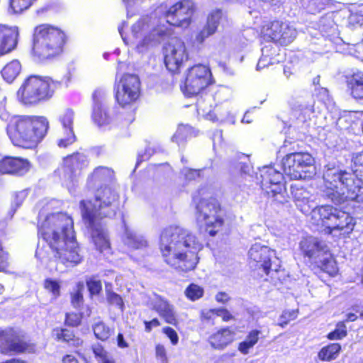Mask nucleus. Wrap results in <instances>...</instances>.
Returning <instances> with one entry per match:
<instances>
[{
  "instance_id": "6e6d98bb",
  "label": "nucleus",
  "mask_w": 363,
  "mask_h": 363,
  "mask_svg": "<svg viewBox=\"0 0 363 363\" xmlns=\"http://www.w3.org/2000/svg\"><path fill=\"white\" fill-rule=\"evenodd\" d=\"M8 253L4 251L1 241L0 240V272L5 271L9 267Z\"/></svg>"
},
{
  "instance_id": "9d476101",
  "label": "nucleus",
  "mask_w": 363,
  "mask_h": 363,
  "mask_svg": "<svg viewBox=\"0 0 363 363\" xmlns=\"http://www.w3.org/2000/svg\"><path fill=\"white\" fill-rule=\"evenodd\" d=\"M296 36L295 28L279 19L265 21L259 28V38L262 43H273L277 45L287 46Z\"/></svg>"
},
{
  "instance_id": "5fc2aeb1",
  "label": "nucleus",
  "mask_w": 363,
  "mask_h": 363,
  "mask_svg": "<svg viewBox=\"0 0 363 363\" xmlns=\"http://www.w3.org/2000/svg\"><path fill=\"white\" fill-rule=\"evenodd\" d=\"M144 330L146 333H150L153 328H158L161 325V322L157 318H154L150 320H144Z\"/></svg>"
},
{
  "instance_id": "774afa93",
  "label": "nucleus",
  "mask_w": 363,
  "mask_h": 363,
  "mask_svg": "<svg viewBox=\"0 0 363 363\" xmlns=\"http://www.w3.org/2000/svg\"><path fill=\"white\" fill-rule=\"evenodd\" d=\"M102 363H115L114 362V360L109 358L108 356L107 357H106L105 359H104L103 360H101Z\"/></svg>"
},
{
  "instance_id": "0eeeda50",
  "label": "nucleus",
  "mask_w": 363,
  "mask_h": 363,
  "mask_svg": "<svg viewBox=\"0 0 363 363\" xmlns=\"http://www.w3.org/2000/svg\"><path fill=\"white\" fill-rule=\"evenodd\" d=\"M79 206L82 221L89 233L91 242L96 250L100 252L111 250L110 239L102 220L111 214H115L116 208H113V212L109 209L96 208L91 199L81 200Z\"/></svg>"
},
{
  "instance_id": "1a4fd4ad",
  "label": "nucleus",
  "mask_w": 363,
  "mask_h": 363,
  "mask_svg": "<svg viewBox=\"0 0 363 363\" xmlns=\"http://www.w3.org/2000/svg\"><path fill=\"white\" fill-rule=\"evenodd\" d=\"M60 86L50 77L31 74L23 80L17 95L23 105L35 106L51 99Z\"/></svg>"
},
{
  "instance_id": "ddd939ff",
  "label": "nucleus",
  "mask_w": 363,
  "mask_h": 363,
  "mask_svg": "<svg viewBox=\"0 0 363 363\" xmlns=\"http://www.w3.org/2000/svg\"><path fill=\"white\" fill-rule=\"evenodd\" d=\"M114 98L121 107H127L135 104L141 94V82L135 74L125 73L122 75L113 87Z\"/></svg>"
},
{
  "instance_id": "bf43d9fd",
  "label": "nucleus",
  "mask_w": 363,
  "mask_h": 363,
  "mask_svg": "<svg viewBox=\"0 0 363 363\" xmlns=\"http://www.w3.org/2000/svg\"><path fill=\"white\" fill-rule=\"evenodd\" d=\"M216 300L219 303H225L230 300V297L225 292L220 291L216 295Z\"/></svg>"
},
{
  "instance_id": "a211bd4d",
  "label": "nucleus",
  "mask_w": 363,
  "mask_h": 363,
  "mask_svg": "<svg viewBox=\"0 0 363 363\" xmlns=\"http://www.w3.org/2000/svg\"><path fill=\"white\" fill-rule=\"evenodd\" d=\"M329 249L325 242L312 235L303 237L299 242L300 252L304 258L309 260L310 265L325 252H328Z\"/></svg>"
},
{
  "instance_id": "9b49d317",
  "label": "nucleus",
  "mask_w": 363,
  "mask_h": 363,
  "mask_svg": "<svg viewBox=\"0 0 363 363\" xmlns=\"http://www.w3.org/2000/svg\"><path fill=\"white\" fill-rule=\"evenodd\" d=\"M36 352V344L22 333L12 327L0 329V354L18 355L34 354Z\"/></svg>"
},
{
  "instance_id": "680f3d73",
  "label": "nucleus",
  "mask_w": 363,
  "mask_h": 363,
  "mask_svg": "<svg viewBox=\"0 0 363 363\" xmlns=\"http://www.w3.org/2000/svg\"><path fill=\"white\" fill-rule=\"evenodd\" d=\"M62 363H79L78 359L72 354H65L62 359Z\"/></svg>"
},
{
  "instance_id": "5701e85b",
  "label": "nucleus",
  "mask_w": 363,
  "mask_h": 363,
  "mask_svg": "<svg viewBox=\"0 0 363 363\" xmlns=\"http://www.w3.org/2000/svg\"><path fill=\"white\" fill-rule=\"evenodd\" d=\"M222 10L217 9L208 15L206 24L196 34L194 38L196 43L198 45L203 44L208 38L216 32L222 18Z\"/></svg>"
},
{
  "instance_id": "052dcab7",
  "label": "nucleus",
  "mask_w": 363,
  "mask_h": 363,
  "mask_svg": "<svg viewBox=\"0 0 363 363\" xmlns=\"http://www.w3.org/2000/svg\"><path fill=\"white\" fill-rule=\"evenodd\" d=\"M117 345L120 348H126L128 347V342L125 340L123 335L118 333L116 337Z\"/></svg>"
},
{
  "instance_id": "338daca9",
  "label": "nucleus",
  "mask_w": 363,
  "mask_h": 363,
  "mask_svg": "<svg viewBox=\"0 0 363 363\" xmlns=\"http://www.w3.org/2000/svg\"><path fill=\"white\" fill-rule=\"evenodd\" d=\"M134 115H135L134 111H132L128 116V118L127 119L128 123H131L135 120Z\"/></svg>"
},
{
  "instance_id": "0e129e2a",
  "label": "nucleus",
  "mask_w": 363,
  "mask_h": 363,
  "mask_svg": "<svg viewBox=\"0 0 363 363\" xmlns=\"http://www.w3.org/2000/svg\"><path fill=\"white\" fill-rule=\"evenodd\" d=\"M269 60L267 58L264 57V56H262L258 61V63L257 65V68L258 69H262L264 67H266L268 64Z\"/></svg>"
},
{
  "instance_id": "8fccbe9b",
  "label": "nucleus",
  "mask_w": 363,
  "mask_h": 363,
  "mask_svg": "<svg viewBox=\"0 0 363 363\" xmlns=\"http://www.w3.org/2000/svg\"><path fill=\"white\" fill-rule=\"evenodd\" d=\"M216 317H217V315L215 313L214 308L206 311H203L200 314V320L203 324L214 325Z\"/></svg>"
},
{
  "instance_id": "f3484780",
  "label": "nucleus",
  "mask_w": 363,
  "mask_h": 363,
  "mask_svg": "<svg viewBox=\"0 0 363 363\" xmlns=\"http://www.w3.org/2000/svg\"><path fill=\"white\" fill-rule=\"evenodd\" d=\"M89 166L88 157L79 152L74 151L62 158V168L63 179L67 184H74L84 170Z\"/></svg>"
},
{
  "instance_id": "603ef678",
  "label": "nucleus",
  "mask_w": 363,
  "mask_h": 363,
  "mask_svg": "<svg viewBox=\"0 0 363 363\" xmlns=\"http://www.w3.org/2000/svg\"><path fill=\"white\" fill-rule=\"evenodd\" d=\"M217 316L220 317L223 322H228L235 320L234 315L225 308L220 307L214 308Z\"/></svg>"
},
{
  "instance_id": "4468645a",
  "label": "nucleus",
  "mask_w": 363,
  "mask_h": 363,
  "mask_svg": "<svg viewBox=\"0 0 363 363\" xmlns=\"http://www.w3.org/2000/svg\"><path fill=\"white\" fill-rule=\"evenodd\" d=\"M195 11L191 0H177L166 8L162 16L172 27L187 28L193 21Z\"/></svg>"
},
{
  "instance_id": "864d4df0",
  "label": "nucleus",
  "mask_w": 363,
  "mask_h": 363,
  "mask_svg": "<svg viewBox=\"0 0 363 363\" xmlns=\"http://www.w3.org/2000/svg\"><path fill=\"white\" fill-rule=\"evenodd\" d=\"M155 356L162 363H168V357L165 347L162 344L155 345Z\"/></svg>"
},
{
  "instance_id": "aec40b11",
  "label": "nucleus",
  "mask_w": 363,
  "mask_h": 363,
  "mask_svg": "<svg viewBox=\"0 0 363 363\" xmlns=\"http://www.w3.org/2000/svg\"><path fill=\"white\" fill-rule=\"evenodd\" d=\"M18 36L17 27L0 23V55L10 53L16 48Z\"/></svg>"
},
{
  "instance_id": "de8ad7c7",
  "label": "nucleus",
  "mask_w": 363,
  "mask_h": 363,
  "mask_svg": "<svg viewBox=\"0 0 363 363\" xmlns=\"http://www.w3.org/2000/svg\"><path fill=\"white\" fill-rule=\"evenodd\" d=\"M262 56L269 60L268 64H273L275 57L279 55V50L272 45H265L262 48Z\"/></svg>"
},
{
  "instance_id": "4d7b16f0",
  "label": "nucleus",
  "mask_w": 363,
  "mask_h": 363,
  "mask_svg": "<svg viewBox=\"0 0 363 363\" xmlns=\"http://www.w3.org/2000/svg\"><path fill=\"white\" fill-rule=\"evenodd\" d=\"M92 352L96 358L103 360L108 357V352L105 350L104 347L98 345L92 348Z\"/></svg>"
},
{
  "instance_id": "a878e982",
  "label": "nucleus",
  "mask_w": 363,
  "mask_h": 363,
  "mask_svg": "<svg viewBox=\"0 0 363 363\" xmlns=\"http://www.w3.org/2000/svg\"><path fill=\"white\" fill-rule=\"evenodd\" d=\"M346 90L356 101L363 104V72L357 71L345 77Z\"/></svg>"
},
{
  "instance_id": "c756f323",
  "label": "nucleus",
  "mask_w": 363,
  "mask_h": 363,
  "mask_svg": "<svg viewBox=\"0 0 363 363\" xmlns=\"http://www.w3.org/2000/svg\"><path fill=\"white\" fill-rule=\"evenodd\" d=\"M291 193L296 207L303 213H308L311 211V207L308 199L305 196L306 191L302 187L295 185L291 186Z\"/></svg>"
},
{
  "instance_id": "423d86ee",
  "label": "nucleus",
  "mask_w": 363,
  "mask_h": 363,
  "mask_svg": "<svg viewBox=\"0 0 363 363\" xmlns=\"http://www.w3.org/2000/svg\"><path fill=\"white\" fill-rule=\"evenodd\" d=\"M114 179V171L106 166L95 167L88 175L86 189L93 194L96 208L113 212V208H118L120 196L111 186Z\"/></svg>"
},
{
  "instance_id": "58836bf2",
  "label": "nucleus",
  "mask_w": 363,
  "mask_h": 363,
  "mask_svg": "<svg viewBox=\"0 0 363 363\" xmlns=\"http://www.w3.org/2000/svg\"><path fill=\"white\" fill-rule=\"evenodd\" d=\"M84 285L82 283H78L77 284L76 289L70 293V303L72 306L76 309H79L82 307L84 303V298L83 295Z\"/></svg>"
},
{
  "instance_id": "39448f33",
  "label": "nucleus",
  "mask_w": 363,
  "mask_h": 363,
  "mask_svg": "<svg viewBox=\"0 0 363 363\" xmlns=\"http://www.w3.org/2000/svg\"><path fill=\"white\" fill-rule=\"evenodd\" d=\"M207 194L206 188H200L193 194L191 202L196 222L203 224L208 236L215 237L224 229L225 219L222 214L223 208L220 201L217 197L207 196Z\"/></svg>"
},
{
  "instance_id": "20e7f679",
  "label": "nucleus",
  "mask_w": 363,
  "mask_h": 363,
  "mask_svg": "<svg viewBox=\"0 0 363 363\" xmlns=\"http://www.w3.org/2000/svg\"><path fill=\"white\" fill-rule=\"evenodd\" d=\"M68 40L67 33L57 26L37 25L32 33L30 54L41 62L56 60L65 52Z\"/></svg>"
},
{
  "instance_id": "bb28decb",
  "label": "nucleus",
  "mask_w": 363,
  "mask_h": 363,
  "mask_svg": "<svg viewBox=\"0 0 363 363\" xmlns=\"http://www.w3.org/2000/svg\"><path fill=\"white\" fill-rule=\"evenodd\" d=\"M155 311L164 321L169 325L177 327L179 320L174 310V306L167 299L159 297L152 306Z\"/></svg>"
},
{
  "instance_id": "6ab92c4d",
  "label": "nucleus",
  "mask_w": 363,
  "mask_h": 363,
  "mask_svg": "<svg viewBox=\"0 0 363 363\" xmlns=\"http://www.w3.org/2000/svg\"><path fill=\"white\" fill-rule=\"evenodd\" d=\"M339 208L331 205H323L317 207L313 211V223L326 235H332L336 215Z\"/></svg>"
},
{
  "instance_id": "09e8293b",
  "label": "nucleus",
  "mask_w": 363,
  "mask_h": 363,
  "mask_svg": "<svg viewBox=\"0 0 363 363\" xmlns=\"http://www.w3.org/2000/svg\"><path fill=\"white\" fill-rule=\"evenodd\" d=\"M67 136L65 138H61L57 141V145L60 147H67L68 146L72 145L77 140L76 135H74V130H66Z\"/></svg>"
},
{
  "instance_id": "7ed1b4c3",
  "label": "nucleus",
  "mask_w": 363,
  "mask_h": 363,
  "mask_svg": "<svg viewBox=\"0 0 363 363\" xmlns=\"http://www.w3.org/2000/svg\"><path fill=\"white\" fill-rule=\"evenodd\" d=\"M50 129L49 119L42 115H14L6 127L13 146L30 150H36L42 144Z\"/></svg>"
},
{
  "instance_id": "f257e3e1",
  "label": "nucleus",
  "mask_w": 363,
  "mask_h": 363,
  "mask_svg": "<svg viewBox=\"0 0 363 363\" xmlns=\"http://www.w3.org/2000/svg\"><path fill=\"white\" fill-rule=\"evenodd\" d=\"M37 228L38 236L49 246L55 260L72 267L82 262L72 216L62 212L50 213L38 221Z\"/></svg>"
},
{
  "instance_id": "ea45409f",
  "label": "nucleus",
  "mask_w": 363,
  "mask_h": 363,
  "mask_svg": "<svg viewBox=\"0 0 363 363\" xmlns=\"http://www.w3.org/2000/svg\"><path fill=\"white\" fill-rule=\"evenodd\" d=\"M345 322H337L335 328L328 333L326 337L330 340H339L345 338L347 335V330Z\"/></svg>"
},
{
  "instance_id": "49530a36",
  "label": "nucleus",
  "mask_w": 363,
  "mask_h": 363,
  "mask_svg": "<svg viewBox=\"0 0 363 363\" xmlns=\"http://www.w3.org/2000/svg\"><path fill=\"white\" fill-rule=\"evenodd\" d=\"M60 121L65 130H73L74 111L67 109L60 116Z\"/></svg>"
},
{
  "instance_id": "2f4dec72",
  "label": "nucleus",
  "mask_w": 363,
  "mask_h": 363,
  "mask_svg": "<svg viewBox=\"0 0 363 363\" xmlns=\"http://www.w3.org/2000/svg\"><path fill=\"white\" fill-rule=\"evenodd\" d=\"M261 178L262 186L270 187L275 185L279 187L281 184L283 174L273 167H268L261 174Z\"/></svg>"
},
{
  "instance_id": "dca6fc26",
  "label": "nucleus",
  "mask_w": 363,
  "mask_h": 363,
  "mask_svg": "<svg viewBox=\"0 0 363 363\" xmlns=\"http://www.w3.org/2000/svg\"><path fill=\"white\" fill-rule=\"evenodd\" d=\"M313 163V158L306 152H295L286 155L282 159V169L290 179L304 177V169Z\"/></svg>"
},
{
  "instance_id": "a18cd8bd",
  "label": "nucleus",
  "mask_w": 363,
  "mask_h": 363,
  "mask_svg": "<svg viewBox=\"0 0 363 363\" xmlns=\"http://www.w3.org/2000/svg\"><path fill=\"white\" fill-rule=\"evenodd\" d=\"M106 301L109 305L116 306L123 309L124 303L121 296L111 289H106Z\"/></svg>"
},
{
  "instance_id": "393cba45",
  "label": "nucleus",
  "mask_w": 363,
  "mask_h": 363,
  "mask_svg": "<svg viewBox=\"0 0 363 363\" xmlns=\"http://www.w3.org/2000/svg\"><path fill=\"white\" fill-rule=\"evenodd\" d=\"M336 220L333 225V233L335 231L339 232L340 236L343 238L349 237L353 232L356 225V220L351 214L340 208L337 212Z\"/></svg>"
},
{
  "instance_id": "473e14b6",
  "label": "nucleus",
  "mask_w": 363,
  "mask_h": 363,
  "mask_svg": "<svg viewBox=\"0 0 363 363\" xmlns=\"http://www.w3.org/2000/svg\"><path fill=\"white\" fill-rule=\"evenodd\" d=\"M341 350L342 347L340 343H329L319 350L318 357L322 362H331L338 357Z\"/></svg>"
},
{
  "instance_id": "69168bd1",
  "label": "nucleus",
  "mask_w": 363,
  "mask_h": 363,
  "mask_svg": "<svg viewBox=\"0 0 363 363\" xmlns=\"http://www.w3.org/2000/svg\"><path fill=\"white\" fill-rule=\"evenodd\" d=\"M357 320V316L356 314L353 313H349L346 315L345 321L347 322H353Z\"/></svg>"
},
{
  "instance_id": "2eb2a0df",
  "label": "nucleus",
  "mask_w": 363,
  "mask_h": 363,
  "mask_svg": "<svg viewBox=\"0 0 363 363\" xmlns=\"http://www.w3.org/2000/svg\"><path fill=\"white\" fill-rule=\"evenodd\" d=\"M164 62L172 73H178L189 55L185 43L179 38H174L163 48Z\"/></svg>"
},
{
  "instance_id": "f03ea898",
  "label": "nucleus",
  "mask_w": 363,
  "mask_h": 363,
  "mask_svg": "<svg viewBox=\"0 0 363 363\" xmlns=\"http://www.w3.org/2000/svg\"><path fill=\"white\" fill-rule=\"evenodd\" d=\"M158 249L163 262L180 274L194 271L200 262L203 245L198 237L181 226L171 225L160 233Z\"/></svg>"
},
{
  "instance_id": "3c124183",
  "label": "nucleus",
  "mask_w": 363,
  "mask_h": 363,
  "mask_svg": "<svg viewBox=\"0 0 363 363\" xmlns=\"http://www.w3.org/2000/svg\"><path fill=\"white\" fill-rule=\"evenodd\" d=\"M162 332L170 340L172 345H177L179 342V335L176 330L169 326H165L162 328Z\"/></svg>"
},
{
  "instance_id": "7c9ffc66",
  "label": "nucleus",
  "mask_w": 363,
  "mask_h": 363,
  "mask_svg": "<svg viewBox=\"0 0 363 363\" xmlns=\"http://www.w3.org/2000/svg\"><path fill=\"white\" fill-rule=\"evenodd\" d=\"M261 333V330L257 329H252L250 330L245 338L238 343V350L244 355L249 354L250 350L252 349L259 342Z\"/></svg>"
},
{
  "instance_id": "6e6552de",
  "label": "nucleus",
  "mask_w": 363,
  "mask_h": 363,
  "mask_svg": "<svg viewBox=\"0 0 363 363\" xmlns=\"http://www.w3.org/2000/svg\"><path fill=\"white\" fill-rule=\"evenodd\" d=\"M278 258L275 251L265 245L255 243L248 251V262L254 272H262L267 277L265 281H270L276 286L282 284L286 279V272L280 262L276 264Z\"/></svg>"
},
{
  "instance_id": "c85d7f7f",
  "label": "nucleus",
  "mask_w": 363,
  "mask_h": 363,
  "mask_svg": "<svg viewBox=\"0 0 363 363\" xmlns=\"http://www.w3.org/2000/svg\"><path fill=\"white\" fill-rule=\"evenodd\" d=\"M199 131L189 125L180 124L171 138L172 142L179 146L184 145L186 142L198 135Z\"/></svg>"
},
{
  "instance_id": "4be33fe9",
  "label": "nucleus",
  "mask_w": 363,
  "mask_h": 363,
  "mask_svg": "<svg viewBox=\"0 0 363 363\" xmlns=\"http://www.w3.org/2000/svg\"><path fill=\"white\" fill-rule=\"evenodd\" d=\"M311 269L315 272H322L328 274L330 277H335L339 274V267L335 256L331 253L330 250L320 256L317 260L310 265Z\"/></svg>"
},
{
  "instance_id": "b1692460",
  "label": "nucleus",
  "mask_w": 363,
  "mask_h": 363,
  "mask_svg": "<svg viewBox=\"0 0 363 363\" xmlns=\"http://www.w3.org/2000/svg\"><path fill=\"white\" fill-rule=\"evenodd\" d=\"M235 339V331L230 326L221 328L208 337L210 345L216 350H223Z\"/></svg>"
},
{
  "instance_id": "cd10ccee",
  "label": "nucleus",
  "mask_w": 363,
  "mask_h": 363,
  "mask_svg": "<svg viewBox=\"0 0 363 363\" xmlns=\"http://www.w3.org/2000/svg\"><path fill=\"white\" fill-rule=\"evenodd\" d=\"M53 335L57 341L65 342L73 348H79L83 345L84 341L77 336L73 330L57 327L53 329Z\"/></svg>"
},
{
  "instance_id": "72a5a7b5",
  "label": "nucleus",
  "mask_w": 363,
  "mask_h": 363,
  "mask_svg": "<svg viewBox=\"0 0 363 363\" xmlns=\"http://www.w3.org/2000/svg\"><path fill=\"white\" fill-rule=\"evenodd\" d=\"M21 70V65L18 60H13L8 62L1 69L3 79L8 83L13 82L18 76Z\"/></svg>"
},
{
  "instance_id": "412c9836",
  "label": "nucleus",
  "mask_w": 363,
  "mask_h": 363,
  "mask_svg": "<svg viewBox=\"0 0 363 363\" xmlns=\"http://www.w3.org/2000/svg\"><path fill=\"white\" fill-rule=\"evenodd\" d=\"M27 159L6 156L0 160V174L22 175L30 169Z\"/></svg>"
},
{
  "instance_id": "c03bdc74",
  "label": "nucleus",
  "mask_w": 363,
  "mask_h": 363,
  "mask_svg": "<svg viewBox=\"0 0 363 363\" xmlns=\"http://www.w3.org/2000/svg\"><path fill=\"white\" fill-rule=\"evenodd\" d=\"M86 285L87 286L89 296H98L102 291V283L99 279H96L94 277H91L86 280Z\"/></svg>"
},
{
  "instance_id": "e433bc0d",
  "label": "nucleus",
  "mask_w": 363,
  "mask_h": 363,
  "mask_svg": "<svg viewBox=\"0 0 363 363\" xmlns=\"http://www.w3.org/2000/svg\"><path fill=\"white\" fill-rule=\"evenodd\" d=\"M92 329L95 337L103 342L108 340L113 333V330L103 321L95 323Z\"/></svg>"
},
{
  "instance_id": "a19ab883",
  "label": "nucleus",
  "mask_w": 363,
  "mask_h": 363,
  "mask_svg": "<svg viewBox=\"0 0 363 363\" xmlns=\"http://www.w3.org/2000/svg\"><path fill=\"white\" fill-rule=\"evenodd\" d=\"M43 288L51 294L53 298L56 299L60 297L61 286L57 280L46 278L43 281Z\"/></svg>"
},
{
  "instance_id": "f8f14e48",
  "label": "nucleus",
  "mask_w": 363,
  "mask_h": 363,
  "mask_svg": "<svg viewBox=\"0 0 363 363\" xmlns=\"http://www.w3.org/2000/svg\"><path fill=\"white\" fill-rule=\"evenodd\" d=\"M211 70L207 65L196 64L187 69L185 73L183 93L191 97L202 94L207 87L213 84Z\"/></svg>"
},
{
  "instance_id": "c9c22d12",
  "label": "nucleus",
  "mask_w": 363,
  "mask_h": 363,
  "mask_svg": "<svg viewBox=\"0 0 363 363\" xmlns=\"http://www.w3.org/2000/svg\"><path fill=\"white\" fill-rule=\"evenodd\" d=\"M92 119L99 126L110 123L111 118L99 101H95L93 106Z\"/></svg>"
},
{
  "instance_id": "4c0bfd02",
  "label": "nucleus",
  "mask_w": 363,
  "mask_h": 363,
  "mask_svg": "<svg viewBox=\"0 0 363 363\" xmlns=\"http://www.w3.org/2000/svg\"><path fill=\"white\" fill-rule=\"evenodd\" d=\"M184 295L191 301H196L204 296V289L195 283L189 284L184 290Z\"/></svg>"
},
{
  "instance_id": "13d9d810",
  "label": "nucleus",
  "mask_w": 363,
  "mask_h": 363,
  "mask_svg": "<svg viewBox=\"0 0 363 363\" xmlns=\"http://www.w3.org/2000/svg\"><path fill=\"white\" fill-rule=\"evenodd\" d=\"M201 176V169H188L184 177L186 180H195Z\"/></svg>"
},
{
  "instance_id": "79ce46f5",
  "label": "nucleus",
  "mask_w": 363,
  "mask_h": 363,
  "mask_svg": "<svg viewBox=\"0 0 363 363\" xmlns=\"http://www.w3.org/2000/svg\"><path fill=\"white\" fill-rule=\"evenodd\" d=\"M299 314L298 309L286 310L284 311L279 317V322L278 325L281 328H284L291 320H294L297 318Z\"/></svg>"
},
{
  "instance_id": "f704fd0d",
  "label": "nucleus",
  "mask_w": 363,
  "mask_h": 363,
  "mask_svg": "<svg viewBox=\"0 0 363 363\" xmlns=\"http://www.w3.org/2000/svg\"><path fill=\"white\" fill-rule=\"evenodd\" d=\"M92 313V309L89 306L85 308V314L82 312H68L65 313L64 323L65 325L71 328H77L82 323L84 316L90 317Z\"/></svg>"
},
{
  "instance_id": "e2e57ef3",
  "label": "nucleus",
  "mask_w": 363,
  "mask_h": 363,
  "mask_svg": "<svg viewBox=\"0 0 363 363\" xmlns=\"http://www.w3.org/2000/svg\"><path fill=\"white\" fill-rule=\"evenodd\" d=\"M47 252H45L43 247H40L38 246L36 251H35V256L38 259H44L47 257Z\"/></svg>"
},
{
  "instance_id": "37998d69",
  "label": "nucleus",
  "mask_w": 363,
  "mask_h": 363,
  "mask_svg": "<svg viewBox=\"0 0 363 363\" xmlns=\"http://www.w3.org/2000/svg\"><path fill=\"white\" fill-rule=\"evenodd\" d=\"M196 105L199 109L201 110L203 113L206 114V118L208 120L213 122H216L219 120L218 116L213 111L208 108L211 107V104H210L209 106H207L205 104V100L203 99L201 96L197 99Z\"/></svg>"
}]
</instances>
